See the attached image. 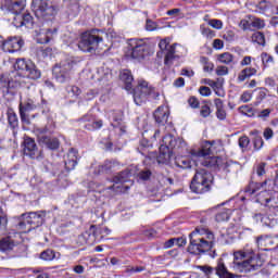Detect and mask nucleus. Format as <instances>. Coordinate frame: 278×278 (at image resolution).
I'll return each mask as SVG.
<instances>
[{
  "label": "nucleus",
  "instance_id": "nucleus-1",
  "mask_svg": "<svg viewBox=\"0 0 278 278\" xmlns=\"http://www.w3.org/2000/svg\"><path fill=\"white\" fill-rule=\"evenodd\" d=\"M118 77L127 92H134L136 105L147 102V98L153 92V87L149 86L144 79H139L138 85L134 88V74L129 71L121 72Z\"/></svg>",
  "mask_w": 278,
  "mask_h": 278
},
{
  "label": "nucleus",
  "instance_id": "nucleus-2",
  "mask_svg": "<svg viewBox=\"0 0 278 278\" xmlns=\"http://www.w3.org/2000/svg\"><path fill=\"white\" fill-rule=\"evenodd\" d=\"M206 238L207 240L201 237L199 228H195V231H192L189 235L190 244L188 247V252L192 255H201V253L210 251L212 247H214V233L208 232Z\"/></svg>",
  "mask_w": 278,
  "mask_h": 278
},
{
  "label": "nucleus",
  "instance_id": "nucleus-3",
  "mask_svg": "<svg viewBox=\"0 0 278 278\" xmlns=\"http://www.w3.org/2000/svg\"><path fill=\"white\" fill-rule=\"evenodd\" d=\"M214 184V175L205 168H199L191 180L190 189L195 194H205L212 190V185Z\"/></svg>",
  "mask_w": 278,
  "mask_h": 278
},
{
  "label": "nucleus",
  "instance_id": "nucleus-4",
  "mask_svg": "<svg viewBox=\"0 0 278 278\" xmlns=\"http://www.w3.org/2000/svg\"><path fill=\"white\" fill-rule=\"evenodd\" d=\"M103 33L99 29H92L89 33H84L78 42V48L84 53H94L99 47V42H103Z\"/></svg>",
  "mask_w": 278,
  "mask_h": 278
},
{
  "label": "nucleus",
  "instance_id": "nucleus-5",
  "mask_svg": "<svg viewBox=\"0 0 278 278\" xmlns=\"http://www.w3.org/2000/svg\"><path fill=\"white\" fill-rule=\"evenodd\" d=\"M31 10L39 21H52L58 14V9L51 0H33Z\"/></svg>",
  "mask_w": 278,
  "mask_h": 278
},
{
  "label": "nucleus",
  "instance_id": "nucleus-6",
  "mask_svg": "<svg viewBox=\"0 0 278 278\" xmlns=\"http://www.w3.org/2000/svg\"><path fill=\"white\" fill-rule=\"evenodd\" d=\"M214 146V141H205L201 149L198 150H191L190 154L192 157H199V160L195 162V166H205L206 168H212L216 166V159L215 157H207L212 155V147Z\"/></svg>",
  "mask_w": 278,
  "mask_h": 278
},
{
  "label": "nucleus",
  "instance_id": "nucleus-7",
  "mask_svg": "<svg viewBox=\"0 0 278 278\" xmlns=\"http://www.w3.org/2000/svg\"><path fill=\"white\" fill-rule=\"evenodd\" d=\"M45 216H47L45 211L24 213L20 217H16L18 222L16 227L21 231L25 230L26 225H31L36 229V227H41L45 223Z\"/></svg>",
  "mask_w": 278,
  "mask_h": 278
},
{
  "label": "nucleus",
  "instance_id": "nucleus-8",
  "mask_svg": "<svg viewBox=\"0 0 278 278\" xmlns=\"http://www.w3.org/2000/svg\"><path fill=\"white\" fill-rule=\"evenodd\" d=\"M37 131V139L41 147H46V149H50V151H58V149H60V139L47 135L53 134L51 126L46 125L43 128H38Z\"/></svg>",
  "mask_w": 278,
  "mask_h": 278
},
{
  "label": "nucleus",
  "instance_id": "nucleus-9",
  "mask_svg": "<svg viewBox=\"0 0 278 278\" xmlns=\"http://www.w3.org/2000/svg\"><path fill=\"white\" fill-rule=\"evenodd\" d=\"M164 149H167V153H170V151H176L177 153H186V151H188L186 141L173 135H166L163 137L161 151H164Z\"/></svg>",
  "mask_w": 278,
  "mask_h": 278
},
{
  "label": "nucleus",
  "instance_id": "nucleus-10",
  "mask_svg": "<svg viewBox=\"0 0 278 278\" xmlns=\"http://www.w3.org/2000/svg\"><path fill=\"white\" fill-rule=\"evenodd\" d=\"M128 46L131 49L130 58L132 60H144L149 55V45L142 39H130Z\"/></svg>",
  "mask_w": 278,
  "mask_h": 278
},
{
  "label": "nucleus",
  "instance_id": "nucleus-11",
  "mask_svg": "<svg viewBox=\"0 0 278 278\" xmlns=\"http://www.w3.org/2000/svg\"><path fill=\"white\" fill-rule=\"evenodd\" d=\"M261 266H264V261L257 254H253L242 263H237L239 273H253V270H260Z\"/></svg>",
  "mask_w": 278,
  "mask_h": 278
},
{
  "label": "nucleus",
  "instance_id": "nucleus-12",
  "mask_svg": "<svg viewBox=\"0 0 278 278\" xmlns=\"http://www.w3.org/2000/svg\"><path fill=\"white\" fill-rule=\"evenodd\" d=\"M265 189L264 191H262L260 193V200L263 199V197H266V194H268V192H273V182L270 181V179H266L263 182H254L251 181L250 185L245 188V194H249L250 197L255 194V192H257V190H262Z\"/></svg>",
  "mask_w": 278,
  "mask_h": 278
},
{
  "label": "nucleus",
  "instance_id": "nucleus-13",
  "mask_svg": "<svg viewBox=\"0 0 278 278\" xmlns=\"http://www.w3.org/2000/svg\"><path fill=\"white\" fill-rule=\"evenodd\" d=\"M4 53H16L23 49L25 41L18 37H9L7 40H0Z\"/></svg>",
  "mask_w": 278,
  "mask_h": 278
},
{
  "label": "nucleus",
  "instance_id": "nucleus-14",
  "mask_svg": "<svg viewBox=\"0 0 278 278\" xmlns=\"http://www.w3.org/2000/svg\"><path fill=\"white\" fill-rule=\"evenodd\" d=\"M23 75L18 71L4 72L0 74V86L2 88H12V84H21Z\"/></svg>",
  "mask_w": 278,
  "mask_h": 278
},
{
  "label": "nucleus",
  "instance_id": "nucleus-15",
  "mask_svg": "<svg viewBox=\"0 0 278 278\" xmlns=\"http://www.w3.org/2000/svg\"><path fill=\"white\" fill-rule=\"evenodd\" d=\"M42 151L38 150L36 140L30 137L24 139V155L30 157V160H40Z\"/></svg>",
  "mask_w": 278,
  "mask_h": 278
},
{
  "label": "nucleus",
  "instance_id": "nucleus-16",
  "mask_svg": "<svg viewBox=\"0 0 278 278\" xmlns=\"http://www.w3.org/2000/svg\"><path fill=\"white\" fill-rule=\"evenodd\" d=\"M80 125L88 129V131H94L103 127V121L94 118V116L87 114L79 119Z\"/></svg>",
  "mask_w": 278,
  "mask_h": 278
},
{
  "label": "nucleus",
  "instance_id": "nucleus-17",
  "mask_svg": "<svg viewBox=\"0 0 278 278\" xmlns=\"http://www.w3.org/2000/svg\"><path fill=\"white\" fill-rule=\"evenodd\" d=\"M159 47L161 51H165V59H164L165 66H170V64H173V61L176 58L175 47H177V43L168 46V41H166V39H163L160 41Z\"/></svg>",
  "mask_w": 278,
  "mask_h": 278
},
{
  "label": "nucleus",
  "instance_id": "nucleus-18",
  "mask_svg": "<svg viewBox=\"0 0 278 278\" xmlns=\"http://www.w3.org/2000/svg\"><path fill=\"white\" fill-rule=\"evenodd\" d=\"M8 64L13 66L14 71H36V65L31 60L17 59L15 63L8 61Z\"/></svg>",
  "mask_w": 278,
  "mask_h": 278
},
{
  "label": "nucleus",
  "instance_id": "nucleus-19",
  "mask_svg": "<svg viewBox=\"0 0 278 278\" xmlns=\"http://www.w3.org/2000/svg\"><path fill=\"white\" fill-rule=\"evenodd\" d=\"M153 116H154L155 123L160 127H164V125L166 123H168V116H170V113H169V111H168V109L166 106H159L154 111Z\"/></svg>",
  "mask_w": 278,
  "mask_h": 278
},
{
  "label": "nucleus",
  "instance_id": "nucleus-20",
  "mask_svg": "<svg viewBox=\"0 0 278 278\" xmlns=\"http://www.w3.org/2000/svg\"><path fill=\"white\" fill-rule=\"evenodd\" d=\"M78 151L75 148H72L64 160L65 168L66 170H75V167L77 166V161L79 157L77 156Z\"/></svg>",
  "mask_w": 278,
  "mask_h": 278
},
{
  "label": "nucleus",
  "instance_id": "nucleus-21",
  "mask_svg": "<svg viewBox=\"0 0 278 278\" xmlns=\"http://www.w3.org/2000/svg\"><path fill=\"white\" fill-rule=\"evenodd\" d=\"M136 175V170L134 167H127L125 170L118 173L116 176L113 177L114 184H127L131 177Z\"/></svg>",
  "mask_w": 278,
  "mask_h": 278
},
{
  "label": "nucleus",
  "instance_id": "nucleus-22",
  "mask_svg": "<svg viewBox=\"0 0 278 278\" xmlns=\"http://www.w3.org/2000/svg\"><path fill=\"white\" fill-rule=\"evenodd\" d=\"M25 5H27L26 0H9L7 1V8L9 12L12 14H21L23 10H25Z\"/></svg>",
  "mask_w": 278,
  "mask_h": 278
},
{
  "label": "nucleus",
  "instance_id": "nucleus-23",
  "mask_svg": "<svg viewBox=\"0 0 278 278\" xmlns=\"http://www.w3.org/2000/svg\"><path fill=\"white\" fill-rule=\"evenodd\" d=\"M16 249V241L11 237H4L0 239V252L5 253L7 255L12 253Z\"/></svg>",
  "mask_w": 278,
  "mask_h": 278
},
{
  "label": "nucleus",
  "instance_id": "nucleus-24",
  "mask_svg": "<svg viewBox=\"0 0 278 278\" xmlns=\"http://www.w3.org/2000/svg\"><path fill=\"white\" fill-rule=\"evenodd\" d=\"M215 273L219 278H233L236 275L229 273L227 266H225V262L223 258L217 261V266L215 267Z\"/></svg>",
  "mask_w": 278,
  "mask_h": 278
},
{
  "label": "nucleus",
  "instance_id": "nucleus-25",
  "mask_svg": "<svg viewBox=\"0 0 278 278\" xmlns=\"http://www.w3.org/2000/svg\"><path fill=\"white\" fill-rule=\"evenodd\" d=\"M261 202L266 207H278V193L273 195V191H268L265 197L261 198Z\"/></svg>",
  "mask_w": 278,
  "mask_h": 278
},
{
  "label": "nucleus",
  "instance_id": "nucleus-26",
  "mask_svg": "<svg viewBox=\"0 0 278 278\" xmlns=\"http://www.w3.org/2000/svg\"><path fill=\"white\" fill-rule=\"evenodd\" d=\"M94 231H97V226H90L89 230L83 232L80 240H84L85 244H94L97 237H94Z\"/></svg>",
  "mask_w": 278,
  "mask_h": 278
},
{
  "label": "nucleus",
  "instance_id": "nucleus-27",
  "mask_svg": "<svg viewBox=\"0 0 278 278\" xmlns=\"http://www.w3.org/2000/svg\"><path fill=\"white\" fill-rule=\"evenodd\" d=\"M174 164L175 166H177L178 168H182L184 170L192 168V162L190 161V157L185 155L176 156L174 160Z\"/></svg>",
  "mask_w": 278,
  "mask_h": 278
},
{
  "label": "nucleus",
  "instance_id": "nucleus-28",
  "mask_svg": "<svg viewBox=\"0 0 278 278\" xmlns=\"http://www.w3.org/2000/svg\"><path fill=\"white\" fill-rule=\"evenodd\" d=\"M214 103H215L216 116H217L218 121H225V118H227V112L225 111V104H224L223 100L216 98L214 100Z\"/></svg>",
  "mask_w": 278,
  "mask_h": 278
},
{
  "label": "nucleus",
  "instance_id": "nucleus-29",
  "mask_svg": "<svg viewBox=\"0 0 278 278\" xmlns=\"http://www.w3.org/2000/svg\"><path fill=\"white\" fill-rule=\"evenodd\" d=\"M54 34H58V28L48 29L45 35H40L37 38V42L39 45H47V42H51V40H53V35Z\"/></svg>",
  "mask_w": 278,
  "mask_h": 278
},
{
  "label": "nucleus",
  "instance_id": "nucleus-30",
  "mask_svg": "<svg viewBox=\"0 0 278 278\" xmlns=\"http://www.w3.org/2000/svg\"><path fill=\"white\" fill-rule=\"evenodd\" d=\"M7 116H8V123L10 125V128L16 129V127H18V116H16V113L14 112V110L9 109L7 112Z\"/></svg>",
  "mask_w": 278,
  "mask_h": 278
},
{
  "label": "nucleus",
  "instance_id": "nucleus-31",
  "mask_svg": "<svg viewBox=\"0 0 278 278\" xmlns=\"http://www.w3.org/2000/svg\"><path fill=\"white\" fill-rule=\"evenodd\" d=\"M52 75L54 79L59 81V84H64V81H68V79H71V76L66 71H55V72H52Z\"/></svg>",
  "mask_w": 278,
  "mask_h": 278
},
{
  "label": "nucleus",
  "instance_id": "nucleus-32",
  "mask_svg": "<svg viewBox=\"0 0 278 278\" xmlns=\"http://www.w3.org/2000/svg\"><path fill=\"white\" fill-rule=\"evenodd\" d=\"M250 136H254L253 138L254 150L260 151V149L264 147V139H262V136L257 135V130L251 131Z\"/></svg>",
  "mask_w": 278,
  "mask_h": 278
},
{
  "label": "nucleus",
  "instance_id": "nucleus-33",
  "mask_svg": "<svg viewBox=\"0 0 278 278\" xmlns=\"http://www.w3.org/2000/svg\"><path fill=\"white\" fill-rule=\"evenodd\" d=\"M256 244L260 249L273 247V239L268 236H261L256 239Z\"/></svg>",
  "mask_w": 278,
  "mask_h": 278
},
{
  "label": "nucleus",
  "instance_id": "nucleus-34",
  "mask_svg": "<svg viewBox=\"0 0 278 278\" xmlns=\"http://www.w3.org/2000/svg\"><path fill=\"white\" fill-rule=\"evenodd\" d=\"M252 42H256L257 45H261V47L266 46V37L264 36V33L256 31L252 35Z\"/></svg>",
  "mask_w": 278,
  "mask_h": 278
},
{
  "label": "nucleus",
  "instance_id": "nucleus-35",
  "mask_svg": "<svg viewBox=\"0 0 278 278\" xmlns=\"http://www.w3.org/2000/svg\"><path fill=\"white\" fill-rule=\"evenodd\" d=\"M40 260H43V262H52V260H55V251L53 250H45L40 253Z\"/></svg>",
  "mask_w": 278,
  "mask_h": 278
},
{
  "label": "nucleus",
  "instance_id": "nucleus-36",
  "mask_svg": "<svg viewBox=\"0 0 278 278\" xmlns=\"http://www.w3.org/2000/svg\"><path fill=\"white\" fill-rule=\"evenodd\" d=\"M160 155L156 156V162L157 164H168V162L170 161V153L169 152H164V150H162L160 148Z\"/></svg>",
  "mask_w": 278,
  "mask_h": 278
},
{
  "label": "nucleus",
  "instance_id": "nucleus-37",
  "mask_svg": "<svg viewBox=\"0 0 278 278\" xmlns=\"http://www.w3.org/2000/svg\"><path fill=\"white\" fill-rule=\"evenodd\" d=\"M200 30L202 36H204V38H207L208 40H212V38H216V31L212 30L211 28L201 25Z\"/></svg>",
  "mask_w": 278,
  "mask_h": 278
},
{
  "label": "nucleus",
  "instance_id": "nucleus-38",
  "mask_svg": "<svg viewBox=\"0 0 278 278\" xmlns=\"http://www.w3.org/2000/svg\"><path fill=\"white\" fill-rule=\"evenodd\" d=\"M22 17L24 27L31 29V27H34V16H31L30 13H25L22 15Z\"/></svg>",
  "mask_w": 278,
  "mask_h": 278
},
{
  "label": "nucleus",
  "instance_id": "nucleus-39",
  "mask_svg": "<svg viewBox=\"0 0 278 278\" xmlns=\"http://www.w3.org/2000/svg\"><path fill=\"white\" fill-rule=\"evenodd\" d=\"M8 229V215L0 207V231H5Z\"/></svg>",
  "mask_w": 278,
  "mask_h": 278
},
{
  "label": "nucleus",
  "instance_id": "nucleus-40",
  "mask_svg": "<svg viewBox=\"0 0 278 278\" xmlns=\"http://www.w3.org/2000/svg\"><path fill=\"white\" fill-rule=\"evenodd\" d=\"M217 60L222 62V64H230V62H233V54L229 52H225L218 55Z\"/></svg>",
  "mask_w": 278,
  "mask_h": 278
},
{
  "label": "nucleus",
  "instance_id": "nucleus-41",
  "mask_svg": "<svg viewBox=\"0 0 278 278\" xmlns=\"http://www.w3.org/2000/svg\"><path fill=\"white\" fill-rule=\"evenodd\" d=\"M251 27H254L255 29H264L266 27V23H264V20L260 17H253L251 21Z\"/></svg>",
  "mask_w": 278,
  "mask_h": 278
},
{
  "label": "nucleus",
  "instance_id": "nucleus-42",
  "mask_svg": "<svg viewBox=\"0 0 278 278\" xmlns=\"http://www.w3.org/2000/svg\"><path fill=\"white\" fill-rule=\"evenodd\" d=\"M238 110L240 114H243V116H254L255 114V111L253 110V108L249 105H242Z\"/></svg>",
  "mask_w": 278,
  "mask_h": 278
},
{
  "label": "nucleus",
  "instance_id": "nucleus-43",
  "mask_svg": "<svg viewBox=\"0 0 278 278\" xmlns=\"http://www.w3.org/2000/svg\"><path fill=\"white\" fill-rule=\"evenodd\" d=\"M261 58H262V62H263L265 67L273 65L274 62H275L274 59H273V55H270V54H268L266 52H263L261 54Z\"/></svg>",
  "mask_w": 278,
  "mask_h": 278
},
{
  "label": "nucleus",
  "instance_id": "nucleus-44",
  "mask_svg": "<svg viewBox=\"0 0 278 278\" xmlns=\"http://www.w3.org/2000/svg\"><path fill=\"white\" fill-rule=\"evenodd\" d=\"M249 144H251V139H249L247 136H242L239 138V147L242 149V151H247L249 149Z\"/></svg>",
  "mask_w": 278,
  "mask_h": 278
},
{
  "label": "nucleus",
  "instance_id": "nucleus-45",
  "mask_svg": "<svg viewBox=\"0 0 278 278\" xmlns=\"http://www.w3.org/2000/svg\"><path fill=\"white\" fill-rule=\"evenodd\" d=\"M263 225H265V227H277L278 225V220L277 218H270L269 216H266L263 218Z\"/></svg>",
  "mask_w": 278,
  "mask_h": 278
},
{
  "label": "nucleus",
  "instance_id": "nucleus-46",
  "mask_svg": "<svg viewBox=\"0 0 278 278\" xmlns=\"http://www.w3.org/2000/svg\"><path fill=\"white\" fill-rule=\"evenodd\" d=\"M254 173H256L257 177H264L266 175V163H258L254 168Z\"/></svg>",
  "mask_w": 278,
  "mask_h": 278
},
{
  "label": "nucleus",
  "instance_id": "nucleus-47",
  "mask_svg": "<svg viewBox=\"0 0 278 278\" xmlns=\"http://www.w3.org/2000/svg\"><path fill=\"white\" fill-rule=\"evenodd\" d=\"M33 110H36V104L33 102H27L26 104L20 103V112H33Z\"/></svg>",
  "mask_w": 278,
  "mask_h": 278
},
{
  "label": "nucleus",
  "instance_id": "nucleus-48",
  "mask_svg": "<svg viewBox=\"0 0 278 278\" xmlns=\"http://www.w3.org/2000/svg\"><path fill=\"white\" fill-rule=\"evenodd\" d=\"M119 165L121 164L116 160L105 161L102 166V170H112V168H116V166H119Z\"/></svg>",
  "mask_w": 278,
  "mask_h": 278
},
{
  "label": "nucleus",
  "instance_id": "nucleus-49",
  "mask_svg": "<svg viewBox=\"0 0 278 278\" xmlns=\"http://www.w3.org/2000/svg\"><path fill=\"white\" fill-rule=\"evenodd\" d=\"M267 94H268V89H266V88H260V89H258L257 97H256V100H257L256 105H257L258 103H262V101H264V99H266V96H267Z\"/></svg>",
  "mask_w": 278,
  "mask_h": 278
},
{
  "label": "nucleus",
  "instance_id": "nucleus-50",
  "mask_svg": "<svg viewBox=\"0 0 278 278\" xmlns=\"http://www.w3.org/2000/svg\"><path fill=\"white\" fill-rule=\"evenodd\" d=\"M151 175L152 173L150 169H143L139 172L138 177L141 179V181H149V179H151Z\"/></svg>",
  "mask_w": 278,
  "mask_h": 278
},
{
  "label": "nucleus",
  "instance_id": "nucleus-51",
  "mask_svg": "<svg viewBox=\"0 0 278 278\" xmlns=\"http://www.w3.org/2000/svg\"><path fill=\"white\" fill-rule=\"evenodd\" d=\"M210 114H212V109L210 108V105L207 104L202 105L200 110V116H202V118H207Z\"/></svg>",
  "mask_w": 278,
  "mask_h": 278
},
{
  "label": "nucleus",
  "instance_id": "nucleus-52",
  "mask_svg": "<svg viewBox=\"0 0 278 278\" xmlns=\"http://www.w3.org/2000/svg\"><path fill=\"white\" fill-rule=\"evenodd\" d=\"M13 25L14 27H24L23 24V15L21 13L15 14V17L13 18Z\"/></svg>",
  "mask_w": 278,
  "mask_h": 278
},
{
  "label": "nucleus",
  "instance_id": "nucleus-53",
  "mask_svg": "<svg viewBox=\"0 0 278 278\" xmlns=\"http://www.w3.org/2000/svg\"><path fill=\"white\" fill-rule=\"evenodd\" d=\"M210 27H213V29H223V21L220 20H211L208 21Z\"/></svg>",
  "mask_w": 278,
  "mask_h": 278
},
{
  "label": "nucleus",
  "instance_id": "nucleus-54",
  "mask_svg": "<svg viewBox=\"0 0 278 278\" xmlns=\"http://www.w3.org/2000/svg\"><path fill=\"white\" fill-rule=\"evenodd\" d=\"M215 220L217 223H223L225 220H229V213L227 212H222V213H218L216 216H215Z\"/></svg>",
  "mask_w": 278,
  "mask_h": 278
},
{
  "label": "nucleus",
  "instance_id": "nucleus-55",
  "mask_svg": "<svg viewBox=\"0 0 278 278\" xmlns=\"http://www.w3.org/2000/svg\"><path fill=\"white\" fill-rule=\"evenodd\" d=\"M20 118L23 125H31V119H29V115L24 111H20Z\"/></svg>",
  "mask_w": 278,
  "mask_h": 278
},
{
  "label": "nucleus",
  "instance_id": "nucleus-56",
  "mask_svg": "<svg viewBox=\"0 0 278 278\" xmlns=\"http://www.w3.org/2000/svg\"><path fill=\"white\" fill-rule=\"evenodd\" d=\"M251 99H253V93H251V91H244L240 97V101H242V103H249Z\"/></svg>",
  "mask_w": 278,
  "mask_h": 278
},
{
  "label": "nucleus",
  "instance_id": "nucleus-57",
  "mask_svg": "<svg viewBox=\"0 0 278 278\" xmlns=\"http://www.w3.org/2000/svg\"><path fill=\"white\" fill-rule=\"evenodd\" d=\"M144 270H147V268L144 266H137V267L128 266L126 268V273H128V274H131V273H142Z\"/></svg>",
  "mask_w": 278,
  "mask_h": 278
},
{
  "label": "nucleus",
  "instance_id": "nucleus-58",
  "mask_svg": "<svg viewBox=\"0 0 278 278\" xmlns=\"http://www.w3.org/2000/svg\"><path fill=\"white\" fill-rule=\"evenodd\" d=\"M198 270H201L204 275H212L214 273V269L207 265H199Z\"/></svg>",
  "mask_w": 278,
  "mask_h": 278
},
{
  "label": "nucleus",
  "instance_id": "nucleus-59",
  "mask_svg": "<svg viewBox=\"0 0 278 278\" xmlns=\"http://www.w3.org/2000/svg\"><path fill=\"white\" fill-rule=\"evenodd\" d=\"M26 77L28 79H40V71H28Z\"/></svg>",
  "mask_w": 278,
  "mask_h": 278
},
{
  "label": "nucleus",
  "instance_id": "nucleus-60",
  "mask_svg": "<svg viewBox=\"0 0 278 278\" xmlns=\"http://www.w3.org/2000/svg\"><path fill=\"white\" fill-rule=\"evenodd\" d=\"M146 29L147 31H155L157 24L151 20H147Z\"/></svg>",
  "mask_w": 278,
  "mask_h": 278
},
{
  "label": "nucleus",
  "instance_id": "nucleus-61",
  "mask_svg": "<svg viewBox=\"0 0 278 278\" xmlns=\"http://www.w3.org/2000/svg\"><path fill=\"white\" fill-rule=\"evenodd\" d=\"M253 73L251 72L242 71L238 76V81H244L245 79H249V77H251Z\"/></svg>",
  "mask_w": 278,
  "mask_h": 278
},
{
  "label": "nucleus",
  "instance_id": "nucleus-62",
  "mask_svg": "<svg viewBox=\"0 0 278 278\" xmlns=\"http://www.w3.org/2000/svg\"><path fill=\"white\" fill-rule=\"evenodd\" d=\"M188 103L193 110H197V108H199V99H197V97H190L188 99Z\"/></svg>",
  "mask_w": 278,
  "mask_h": 278
},
{
  "label": "nucleus",
  "instance_id": "nucleus-63",
  "mask_svg": "<svg viewBox=\"0 0 278 278\" xmlns=\"http://www.w3.org/2000/svg\"><path fill=\"white\" fill-rule=\"evenodd\" d=\"M239 27L243 29V31H247V29H251V22H249V20H241Z\"/></svg>",
  "mask_w": 278,
  "mask_h": 278
},
{
  "label": "nucleus",
  "instance_id": "nucleus-64",
  "mask_svg": "<svg viewBox=\"0 0 278 278\" xmlns=\"http://www.w3.org/2000/svg\"><path fill=\"white\" fill-rule=\"evenodd\" d=\"M199 92L202 97H210V94H212V89H210V87L202 86L200 87Z\"/></svg>",
  "mask_w": 278,
  "mask_h": 278
}]
</instances>
